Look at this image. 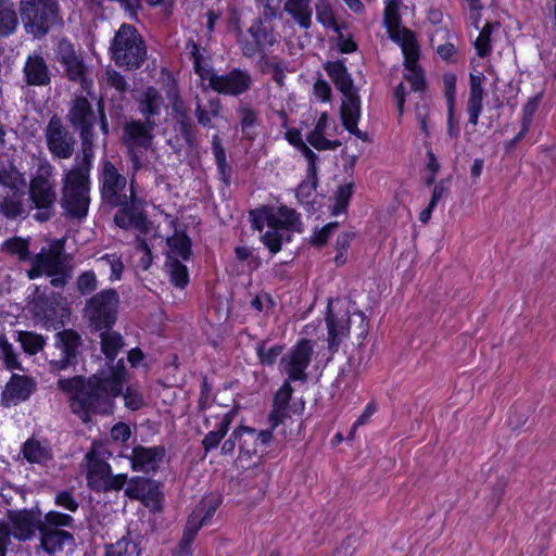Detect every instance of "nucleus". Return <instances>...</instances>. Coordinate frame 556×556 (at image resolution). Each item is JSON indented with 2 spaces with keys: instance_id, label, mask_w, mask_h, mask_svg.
I'll return each mask as SVG.
<instances>
[{
  "instance_id": "f257e3e1",
  "label": "nucleus",
  "mask_w": 556,
  "mask_h": 556,
  "mask_svg": "<svg viewBox=\"0 0 556 556\" xmlns=\"http://www.w3.org/2000/svg\"><path fill=\"white\" fill-rule=\"evenodd\" d=\"M67 119L79 130L83 155L77 156L72 166L64 169L60 204L66 215L79 219L87 215L90 204V170L93 159L91 138L97 117L88 99L76 97L67 113Z\"/></svg>"
},
{
  "instance_id": "f03ea898",
  "label": "nucleus",
  "mask_w": 556,
  "mask_h": 556,
  "mask_svg": "<svg viewBox=\"0 0 556 556\" xmlns=\"http://www.w3.org/2000/svg\"><path fill=\"white\" fill-rule=\"evenodd\" d=\"M125 365L121 359L109 371H102L89 378L74 376L60 378L58 388L68 396L70 407L83 422L87 424L93 415H110L125 381Z\"/></svg>"
},
{
  "instance_id": "7ed1b4c3",
  "label": "nucleus",
  "mask_w": 556,
  "mask_h": 556,
  "mask_svg": "<svg viewBox=\"0 0 556 556\" xmlns=\"http://www.w3.org/2000/svg\"><path fill=\"white\" fill-rule=\"evenodd\" d=\"M99 181L102 200L113 207H119L114 216L116 226L147 233L151 223L143 212V201L138 195L137 186H129L127 193V178L111 161L102 163Z\"/></svg>"
},
{
  "instance_id": "20e7f679",
  "label": "nucleus",
  "mask_w": 556,
  "mask_h": 556,
  "mask_svg": "<svg viewBox=\"0 0 556 556\" xmlns=\"http://www.w3.org/2000/svg\"><path fill=\"white\" fill-rule=\"evenodd\" d=\"M252 227L260 232L264 227L268 229L262 235V242L274 255L281 250L282 241L289 240L287 231H300V215L288 206H263L250 212Z\"/></svg>"
},
{
  "instance_id": "39448f33",
  "label": "nucleus",
  "mask_w": 556,
  "mask_h": 556,
  "mask_svg": "<svg viewBox=\"0 0 556 556\" xmlns=\"http://www.w3.org/2000/svg\"><path fill=\"white\" fill-rule=\"evenodd\" d=\"M194 72L207 87L220 94L240 96L252 86V77L248 71L232 68L225 74H217L211 66L203 63L199 48L193 45L191 51Z\"/></svg>"
},
{
  "instance_id": "423d86ee",
  "label": "nucleus",
  "mask_w": 556,
  "mask_h": 556,
  "mask_svg": "<svg viewBox=\"0 0 556 556\" xmlns=\"http://www.w3.org/2000/svg\"><path fill=\"white\" fill-rule=\"evenodd\" d=\"M53 175V165L47 160H40L36 173L30 179L29 200L37 210L34 218L40 223L47 222L53 214L56 200Z\"/></svg>"
},
{
  "instance_id": "0eeeda50",
  "label": "nucleus",
  "mask_w": 556,
  "mask_h": 556,
  "mask_svg": "<svg viewBox=\"0 0 556 556\" xmlns=\"http://www.w3.org/2000/svg\"><path fill=\"white\" fill-rule=\"evenodd\" d=\"M112 58L117 66L138 68L144 61L147 50L137 29L123 24L116 33L112 46Z\"/></svg>"
},
{
  "instance_id": "6e6552de",
  "label": "nucleus",
  "mask_w": 556,
  "mask_h": 556,
  "mask_svg": "<svg viewBox=\"0 0 556 556\" xmlns=\"http://www.w3.org/2000/svg\"><path fill=\"white\" fill-rule=\"evenodd\" d=\"M56 0H21V17L27 33L41 37L58 22Z\"/></svg>"
},
{
  "instance_id": "1a4fd4ad",
  "label": "nucleus",
  "mask_w": 556,
  "mask_h": 556,
  "mask_svg": "<svg viewBox=\"0 0 556 556\" xmlns=\"http://www.w3.org/2000/svg\"><path fill=\"white\" fill-rule=\"evenodd\" d=\"M392 38L397 42L404 55L405 74L404 78L409 84L410 90L420 92L425 89V76L418 65L419 46L415 34L406 28L396 29Z\"/></svg>"
},
{
  "instance_id": "9d476101",
  "label": "nucleus",
  "mask_w": 556,
  "mask_h": 556,
  "mask_svg": "<svg viewBox=\"0 0 556 556\" xmlns=\"http://www.w3.org/2000/svg\"><path fill=\"white\" fill-rule=\"evenodd\" d=\"M314 352V344L311 340L302 339L281 356L279 370L287 376L290 382H306V372Z\"/></svg>"
},
{
  "instance_id": "9b49d317",
  "label": "nucleus",
  "mask_w": 556,
  "mask_h": 556,
  "mask_svg": "<svg viewBox=\"0 0 556 556\" xmlns=\"http://www.w3.org/2000/svg\"><path fill=\"white\" fill-rule=\"evenodd\" d=\"M119 298L114 289L103 290L86 304V315L97 329H108L116 320Z\"/></svg>"
},
{
  "instance_id": "f8f14e48",
  "label": "nucleus",
  "mask_w": 556,
  "mask_h": 556,
  "mask_svg": "<svg viewBox=\"0 0 556 556\" xmlns=\"http://www.w3.org/2000/svg\"><path fill=\"white\" fill-rule=\"evenodd\" d=\"M10 525L0 521V556H7V548L11 543V535L20 541H27L38 530L33 515L26 511L10 514Z\"/></svg>"
},
{
  "instance_id": "ddd939ff",
  "label": "nucleus",
  "mask_w": 556,
  "mask_h": 556,
  "mask_svg": "<svg viewBox=\"0 0 556 556\" xmlns=\"http://www.w3.org/2000/svg\"><path fill=\"white\" fill-rule=\"evenodd\" d=\"M45 137L47 148L53 157L68 160L73 155L76 139L59 117L53 116L50 118Z\"/></svg>"
},
{
  "instance_id": "4468645a",
  "label": "nucleus",
  "mask_w": 556,
  "mask_h": 556,
  "mask_svg": "<svg viewBox=\"0 0 556 556\" xmlns=\"http://www.w3.org/2000/svg\"><path fill=\"white\" fill-rule=\"evenodd\" d=\"M110 453L103 444L93 443L90 451L85 455L84 466L86 468V479L88 486L99 492L104 480L111 471V467L106 459Z\"/></svg>"
},
{
  "instance_id": "2eb2a0df",
  "label": "nucleus",
  "mask_w": 556,
  "mask_h": 556,
  "mask_svg": "<svg viewBox=\"0 0 556 556\" xmlns=\"http://www.w3.org/2000/svg\"><path fill=\"white\" fill-rule=\"evenodd\" d=\"M36 380L26 375L13 374L1 392V403L9 407L27 401L36 391Z\"/></svg>"
},
{
  "instance_id": "dca6fc26",
  "label": "nucleus",
  "mask_w": 556,
  "mask_h": 556,
  "mask_svg": "<svg viewBox=\"0 0 556 556\" xmlns=\"http://www.w3.org/2000/svg\"><path fill=\"white\" fill-rule=\"evenodd\" d=\"M80 337L73 330H64L56 334L55 348L59 357L50 361L52 370H64L76 363Z\"/></svg>"
},
{
  "instance_id": "f3484780",
  "label": "nucleus",
  "mask_w": 556,
  "mask_h": 556,
  "mask_svg": "<svg viewBox=\"0 0 556 556\" xmlns=\"http://www.w3.org/2000/svg\"><path fill=\"white\" fill-rule=\"evenodd\" d=\"M58 58L63 65L67 77L74 81H80L84 89L88 88V83L85 78V64L83 59L76 53L74 46L62 39L58 45Z\"/></svg>"
},
{
  "instance_id": "a211bd4d",
  "label": "nucleus",
  "mask_w": 556,
  "mask_h": 556,
  "mask_svg": "<svg viewBox=\"0 0 556 556\" xmlns=\"http://www.w3.org/2000/svg\"><path fill=\"white\" fill-rule=\"evenodd\" d=\"M23 79L29 87H46L51 83V72L43 56L34 52L29 54L23 66Z\"/></svg>"
},
{
  "instance_id": "6ab92c4d",
  "label": "nucleus",
  "mask_w": 556,
  "mask_h": 556,
  "mask_svg": "<svg viewBox=\"0 0 556 556\" xmlns=\"http://www.w3.org/2000/svg\"><path fill=\"white\" fill-rule=\"evenodd\" d=\"M341 104V119L345 129L357 137L358 139L366 141L367 134L359 130L357 127L361 118V99L356 91L342 94Z\"/></svg>"
},
{
  "instance_id": "aec40b11",
  "label": "nucleus",
  "mask_w": 556,
  "mask_h": 556,
  "mask_svg": "<svg viewBox=\"0 0 556 556\" xmlns=\"http://www.w3.org/2000/svg\"><path fill=\"white\" fill-rule=\"evenodd\" d=\"M164 455L165 450L162 446H137L130 456L131 468L135 471L149 473L156 470Z\"/></svg>"
},
{
  "instance_id": "412c9836",
  "label": "nucleus",
  "mask_w": 556,
  "mask_h": 556,
  "mask_svg": "<svg viewBox=\"0 0 556 556\" xmlns=\"http://www.w3.org/2000/svg\"><path fill=\"white\" fill-rule=\"evenodd\" d=\"M328 328V345L330 351H337L340 343L350 333V316L348 312L334 314L331 311V302L328 304L326 317Z\"/></svg>"
},
{
  "instance_id": "4be33fe9",
  "label": "nucleus",
  "mask_w": 556,
  "mask_h": 556,
  "mask_svg": "<svg viewBox=\"0 0 556 556\" xmlns=\"http://www.w3.org/2000/svg\"><path fill=\"white\" fill-rule=\"evenodd\" d=\"M63 261L58 252L42 249L33 257L28 277L35 279L42 275L55 274L63 269Z\"/></svg>"
},
{
  "instance_id": "5701e85b",
  "label": "nucleus",
  "mask_w": 556,
  "mask_h": 556,
  "mask_svg": "<svg viewBox=\"0 0 556 556\" xmlns=\"http://www.w3.org/2000/svg\"><path fill=\"white\" fill-rule=\"evenodd\" d=\"M39 547L49 555L61 553L66 545L74 543L72 533L65 530H51L38 526Z\"/></svg>"
},
{
  "instance_id": "b1692460",
  "label": "nucleus",
  "mask_w": 556,
  "mask_h": 556,
  "mask_svg": "<svg viewBox=\"0 0 556 556\" xmlns=\"http://www.w3.org/2000/svg\"><path fill=\"white\" fill-rule=\"evenodd\" d=\"M485 79L484 75L479 74H470V91L469 98L467 101V114H468V124L473 128L477 126L479 116L483 109V97L484 90L482 87L483 80Z\"/></svg>"
},
{
  "instance_id": "393cba45",
  "label": "nucleus",
  "mask_w": 556,
  "mask_h": 556,
  "mask_svg": "<svg viewBox=\"0 0 556 556\" xmlns=\"http://www.w3.org/2000/svg\"><path fill=\"white\" fill-rule=\"evenodd\" d=\"M152 126L153 123L147 126L139 121L126 123L124 126V142L127 150H138V148L147 149L152 140Z\"/></svg>"
},
{
  "instance_id": "a878e982",
  "label": "nucleus",
  "mask_w": 556,
  "mask_h": 556,
  "mask_svg": "<svg viewBox=\"0 0 556 556\" xmlns=\"http://www.w3.org/2000/svg\"><path fill=\"white\" fill-rule=\"evenodd\" d=\"M283 11L301 29L307 30L313 25V0H286Z\"/></svg>"
},
{
  "instance_id": "bb28decb",
  "label": "nucleus",
  "mask_w": 556,
  "mask_h": 556,
  "mask_svg": "<svg viewBox=\"0 0 556 556\" xmlns=\"http://www.w3.org/2000/svg\"><path fill=\"white\" fill-rule=\"evenodd\" d=\"M293 393L290 381H283L274 396L273 410L269 414V421L273 428L278 427L289 416V402Z\"/></svg>"
},
{
  "instance_id": "cd10ccee",
  "label": "nucleus",
  "mask_w": 556,
  "mask_h": 556,
  "mask_svg": "<svg viewBox=\"0 0 556 556\" xmlns=\"http://www.w3.org/2000/svg\"><path fill=\"white\" fill-rule=\"evenodd\" d=\"M330 135V121L325 112L318 117L314 129L307 135L306 140L317 150H334L340 146V142L329 140L327 136Z\"/></svg>"
},
{
  "instance_id": "c85d7f7f",
  "label": "nucleus",
  "mask_w": 556,
  "mask_h": 556,
  "mask_svg": "<svg viewBox=\"0 0 556 556\" xmlns=\"http://www.w3.org/2000/svg\"><path fill=\"white\" fill-rule=\"evenodd\" d=\"M325 71L342 94L356 91L351 75L349 74L348 68L343 62H328L325 65Z\"/></svg>"
},
{
  "instance_id": "c756f323",
  "label": "nucleus",
  "mask_w": 556,
  "mask_h": 556,
  "mask_svg": "<svg viewBox=\"0 0 556 556\" xmlns=\"http://www.w3.org/2000/svg\"><path fill=\"white\" fill-rule=\"evenodd\" d=\"M248 31L261 51L273 47L277 42L273 26L264 23L262 18H255Z\"/></svg>"
},
{
  "instance_id": "7c9ffc66",
  "label": "nucleus",
  "mask_w": 556,
  "mask_h": 556,
  "mask_svg": "<svg viewBox=\"0 0 556 556\" xmlns=\"http://www.w3.org/2000/svg\"><path fill=\"white\" fill-rule=\"evenodd\" d=\"M168 245L167 258L172 261H189L191 256V240L185 233H175L166 240Z\"/></svg>"
},
{
  "instance_id": "2f4dec72",
  "label": "nucleus",
  "mask_w": 556,
  "mask_h": 556,
  "mask_svg": "<svg viewBox=\"0 0 556 556\" xmlns=\"http://www.w3.org/2000/svg\"><path fill=\"white\" fill-rule=\"evenodd\" d=\"M162 106V96L155 88L149 87L139 101V111L147 118L148 124H150V117L161 113Z\"/></svg>"
},
{
  "instance_id": "473e14b6",
  "label": "nucleus",
  "mask_w": 556,
  "mask_h": 556,
  "mask_svg": "<svg viewBox=\"0 0 556 556\" xmlns=\"http://www.w3.org/2000/svg\"><path fill=\"white\" fill-rule=\"evenodd\" d=\"M223 105L219 99L214 98L207 101V105L203 106L197 103L194 115L198 123L205 128H213L212 119L222 115Z\"/></svg>"
},
{
  "instance_id": "72a5a7b5",
  "label": "nucleus",
  "mask_w": 556,
  "mask_h": 556,
  "mask_svg": "<svg viewBox=\"0 0 556 556\" xmlns=\"http://www.w3.org/2000/svg\"><path fill=\"white\" fill-rule=\"evenodd\" d=\"M0 363L9 370H23L20 354L4 334L0 336Z\"/></svg>"
},
{
  "instance_id": "f704fd0d",
  "label": "nucleus",
  "mask_w": 556,
  "mask_h": 556,
  "mask_svg": "<svg viewBox=\"0 0 556 556\" xmlns=\"http://www.w3.org/2000/svg\"><path fill=\"white\" fill-rule=\"evenodd\" d=\"M24 457L33 464H45L51 458L49 447L37 441L29 439L23 445Z\"/></svg>"
},
{
  "instance_id": "c9c22d12",
  "label": "nucleus",
  "mask_w": 556,
  "mask_h": 556,
  "mask_svg": "<svg viewBox=\"0 0 556 556\" xmlns=\"http://www.w3.org/2000/svg\"><path fill=\"white\" fill-rule=\"evenodd\" d=\"M184 262L166 260L165 263V270L170 283L179 289H185L189 283V273Z\"/></svg>"
},
{
  "instance_id": "e433bc0d",
  "label": "nucleus",
  "mask_w": 556,
  "mask_h": 556,
  "mask_svg": "<svg viewBox=\"0 0 556 556\" xmlns=\"http://www.w3.org/2000/svg\"><path fill=\"white\" fill-rule=\"evenodd\" d=\"M231 424V417L225 414L216 424V428L210 431L202 440L205 452H210L218 446L222 439L226 435Z\"/></svg>"
},
{
  "instance_id": "4c0bfd02",
  "label": "nucleus",
  "mask_w": 556,
  "mask_h": 556,
  "mask_svg": "<svg viewBox=\"0 0 556 556\" xmlns=\"http://www.w3.org/2000/svg\"><path fill=\"white\" fill-rule=\"evenodd\" d=\"M219 505V496L208 495L200 502V504L197 506V508L192 511L190 516H192L198 521H201V525L204 526L214 516Z\"/></svg>"
},
{
  "instance_id": "58836bf2",
  "label": "nucleus",
  "mask_w": 556,
  "mask_h": 556,
  "mask_svg": "<svg viewBox=\"0 0 556 556\" xmlns=\"http://www.w3.org/2000/svg\"><path fill=\"white\" fill-rule=\"evenodd\" d=\"M24 194L12 191L0 201V211L9 218H15L25 213Z\"/></svg>"
},
{
  "instance_id": "ea45409f",
  "label": "nucleus",
  "mask_w": 556,
  "mask_h": 556,
  "mask_svg": "<svg viewBox=\"0 0 556 556\" xmlns=\"http://www.w3.org/2000/svg\"><path fill=\"white\" fill-rule=\"evenodd\" d=\"M100 337L102 352L106 358L113 361L124 346L123 337L118 332L109 330V328L102 331Z\"/></svg>"
},
{
  "instance_id": "a19ab883",
  "label": "nucleus",
  "mask_w": 556,
  "mask_h": 556,
  "mask_svg": "<svg viewBox=\"0 0 556 556\" xmlns=\"http://www.w3.org/2000/svg\"><path fill=\"white\" fill-rule=\"evenodd\" d=\"M139 543L128 536H123L106 547V556H140Z\"/></svg>"
},
{
  "instance_id": "79ce46f5",
  "label": "nucleus",
  "mask_w": 556,
  "mask_h": 556,
  "mask_svg": "<svg viewBox=\"0 0 556 556\" xmlns=\"http://www.w3.org/2000/svg\"><path fill=\"white\" fill-rule=\"evenodd\" d=\"M34 314L49 328L53 326L59 318L58 305H54L48 299L43 300L39 298L34 304Z\"/></svg>"
},
{
  "instance_id": "37998d69",
  "label": "nucleus",
  "mask_w": 556,
  "mask_h": 556,
  "mask_svg": "<svg viewBox=\"0 0 556 556\" xmlns=\"http://www.w3.org/2000/svg\"><path fill=\"white\" fill-rule=\"evenodd\" d=\"M313 8L318 23L325 28L338 30L341 25L337 23L332 4L329 0H318Z\"/></svg>"
},
{
  "instance_id": "c03bdc74",
  "label": "nucleus",
  "mask_w": 556,
  "mask_h": 556,
  "mask_svg": "<svg viewBox=\"0 0 556 556\" xmlns=\"http://www.w3.org/2000/svg\"><path fill=\"white\" fill-rule=\"evenodd\" d=\"M317 187V162L307 163L306 178L303 180L298 189L296 197L300 201H306Z\"/></svg>"
},
{
  "instance_id": "a18cd8bd",
  "label": "nucleus",
  "mask_w": 556,
  "mask_h": 556,
  "mask_svg": "<svg viewBox=\"0 0 556 556\" xmlns=\"http://www.w3.org/2000/svg\"><path fill=\"white\" fill-rule=\"evenodd\" d=\"M242 431L241 439L239 441V457L238 462L242 463L244 459H250L256 454V444L254 435V429L249 427H240Z\"/></svg>"
},
{
  "instance_id": "49530a36",
  "label": "nucleus",
  "mask_w": 556,
  "mask_h": 556,
  "mask_svg": "<svg viewBox=\"0 0 556 556\" xmlns=\"http://www.w3.org/2000/svg\"><path fill=\"white\" fill-rule=\"evenodd\" d=\"M173 110L175 111L178 118L181 136L186 139L187 142L190 143L193 136V126L191 121L182 112V101L177 90L173 92Z\"/></svg>"
},
{
  "instance_id": "de8ad7c7",
  "label": "nucleus",
  "mask_w": 556,
  "mask_h": 556,
  "mask_svg": "<svg viewBox=\"0 0 556 556\" xmlns=\"http://www.w3.org/2000/svg\"><path fill=\"white\" fill-rule=\"evenodd\" d=\"M97 263L101 267L110 268V278L109 279L111 281H118L122 279L125 266L122 261V256L119 254L106 253V254L100 256L97 260Z\"/></svg>"
},
{
  "instance_id": "09e8293b",
  "label": "nucleus",
  "mask_w": 556,
  "mask_h": 556,
  "mask_svg": "<svg viewBox=\"0 0 556 556\" xmlns=\"http://www.w3.org/2000/svg\"><path fill=\"white\" fill-rule=\"evenodd\" d=\"M282 350V345L274 344L269 346L266 341L258 342L255 348L258 362L263 366H273L281 355Z\"/></svg>"
},
{
  "instance_id": "8fccbe9b",
  "label": "nucleus",
  "mask_w": 556,
  "mask_h": 556,
  "mask_svg": "<svg viewBox=\"0 0 556 556\" xmlns=\"http://www.w3.org/2000/svg\"><path fill=\"white\" fill-rule=\"evenodd\" d=\"M74 518L71 515L58 510H50L45 515L43 521L38 526L51 530H63L62 528H72Z\"/></svg>"
},
{
  "instance_id": "3c124183",
  "label": "nucleus",
  "mask_w": 556,
  "mask_h": 556,
  "mask_svg": "<svg viewBox=\"0 0 556 556\" xmlns=\"http://www.w3.org/2000/svg\"><path fill=\"white\" fill-rule=\"evenodd\" d=\"M286 139L288 142L296 148L302 155L305 157V160L308 162H317L318 156L315 152H313L308 146L303 141L302 134L300 130L295 128L288 129L286 131Z\"/></svg>"
},
{
  "instance_id": "603ef678",
  "label": "nucleus",
  "mask_w": 556,
  "mask_h": 556,
  "mask_svg": "<svg viewBox=\"0 0 556 556\" xmlns=\"http://www.w3.org/2000/svg\"><path fill=\"white\" fill-rule=\"evenodd\" d=\"M17 341L21 343L25 353L29 355L37 354L45 345L42 336L29 331H20Z\"/></svg>"
},
{
  "instance_id": "864d4df0",
  "label": "nucleus",
  "mask_w": 556,
  "mask_h": 556,
  "mask_svg": "<svg viewBox=\"0 0 556 556\" xmlns=\"http://www.w3.org/2000/svg\"><path fill=\"white\" fill-rule=\"evenodd\" d=\"M497 27L498 24L486 23L480 29V33L477 39L475 40V48L479 56L484 58L491 52V34L493 33L494 28Z\"/></svg>"
},
{
  "instance_id": "5fc2aeb1",
  "label": "nucleus",
  "mask_w": 556,
  "mask_h": 556,
  "mask_svg": "<svg viewBox=\"0 0 556 556\" xmlns=\"http://www.w3.org/2000/svg\"><path fill=\"white\" fill-rule=\"evenodd\" d=\"M17 26V16L12 5H0V35H10Z\"/></svg>"
},
{
  "instance_id": "6e6d98bb",
  "label": "nucleus",
  "mask_w": 556,
  "mask_h": 556,
  "mask_svg": "<svg viewBox=\"0 0 556 556\" xmlns=\"http://www.w3.org/2000/svg\"><path fill=\"white\" fill-rule=\"evenodd\" d=\"M353 192H354V186L351 182L341 185L338 188V190L336 191V195H334L336 202H334V205L332 208L333 214L338 215V214L345 212V210L349 205L350 199L353 195Z\"/></svg>"
},
{
  "instance_id": "4d7b16f0",
  "label": "nucleus",
  "mask_w": 556,
  "mask_h": 556,
  "mask_svg": "<svg viewBox=\"0 0 556 556\" xmlns=\"http://www.w3.org/2000/svg\"><path fill=\"white\" fill-rule=\"evenodd\" d=\"M354 239L353 232H343L340 233L337 238L336 242V257L334 262L338 266H342L348 261V252L351 245L352 240Z\"/></svg>"
},
{
  "instance_id": "13d9d810",
  "label": "nucleus",
  "mask_w": 556,
  "mask_h": 556,
  "mask_svg": "<svg viewBox=\"0 0 556 556\" xmlns=\"http://www.w3.org/2000/svg\"><path fill=\"white\" fill-rule=\"evenodd\" d=\"M3 247L12 254L18 256L20 260L25 261L28 258V241L22 238L9 239L3 243Z\"/></svg>"
},
{
  "instance_id": "bf43d9fd",
  "label": "nucleus",
  "mask_w": 556,
  "mask_h": 556,
  "mask_svg": "<svg viewBox=\"0 0 556 556\" xmlns=\"http://www.w3.org/2000/svg\"><path fill=\"white\" fill-rule=\"evenodd\" d=\"M98 287V279L92 270L80 274L77 278V289L81 294H90Z\"/></svg>"
},
{
  "instance_id": "052dcab7",
  "label": "nucleus",
  "mask_w": 556,
  "mask_h": 556,
  "mask_svg": "<svg viewBox=\"0 0 556 556\" xmlns=\"http://www.w3.org/2000/svg\"><path fill=\"white\" fill-rule=\"evenodd\" d=\"M127 481V475H112L110 471L109 476L103 482V485L99 489V492L119 491L123 489Z\"/></svg>"
},
{
  "instance_id": "680f3d73",
  "label": "nucleus",
  "mask_w": 556,
  "mask_h": 556,
  "mask_svg": "<svg viewBox=\"0 0 556 556\" xmlns=\"http://www.w3.org/2000/svg\"><path fill=\"white\" fill-rule=\"evenodd\" d=\"M54 503L55 505L63 507L64 509H67L72 513H75L79 507L78 501L68 491H61L56 493L54 497Z\"/></svg>"
},
{
  "instance_id": "e2e57ef3",
  "label": "nucleus",
  "mask_w": 556,
  "mask_h": 556,
  "mask_svg": "<svg viewBox=\"0 0 556 556\" xmlns=\"http://www.w3.org/2000/svg\"><path fill=\"white\" fill-rule=\"evenodd\" d=\"M344 26H340L338 30H333L337 34L336 40L339 50L342 53H351L356 51L357 45L351 36H345L343 33Z\"/></svg>"
},
{
  "instance_id": "0e129e2a",
  "label": "nucleus",
  "mask_w": 556,
  "mask_h": 556,
  "mask_svg": "<svg viewBox=\"0 0 556 556\" xmlns=\"http://www.w3.org/2000/svg\"><path fill=\"white\" fill-rule=\"evenodd\" d=\"M444 93L446 103L448 105H455L456 102V76L452 73H447L443 76Z\"/></svg>"
},
{
  "instance_id": "69168bd1",
  "label": "nucleus",
  "mask_w": 556,
  "mask_h": 556,
  "mask_svg": "<svg viewBox=\"0 0 556 556\" xmlns=\"http://www.w3.org/2000/svg\"><path fill=\"white\" fill-rule=\"evenodd\" d=\"M212 151L216 160L218 169L224 173L227 166L226 152L222 146L218 135H214L212 138Z\"/></svg>"
},
{
  "instance_id": "338daca9",
  "label": "nucleus",
  "mask_w": 556,
  "mask_h": 556,
  "mask_svg": "<svg viewBox=\"0 0 556 556\" xmlns=\"http://www.w3.org/2000/svg\"><path fill=\"white\" fill-rule=\"evenodd\" d=\"M136 249L142 253V256L139 261V265L143 270L149 269L152 264L153 257L150 247L147 241L142 238H137V247Z\"/></svg>"
},
{
  "instance_id": "774afa93",
  "label": "nucleus",
  "mask_w": 556,
  "mask_h": 556,
  "mask_svg": "<svg viewBox=\"0 0 556 556\" xmlns=\"http://www.w3.org/2000/svg\"><path fill=\"white\" fill-rule=\"evenodd\" d=\"M125 406L131 410H137L143 406V397L140 392L131 388H127L124 394Z\"/></svg>"
}]
</instances>
